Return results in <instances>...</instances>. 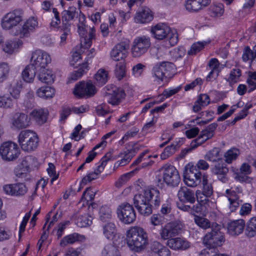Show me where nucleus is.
Here are the masks:
<instances>
[{
	"instance_id": "f257e3e1",
	"label": "nucleus",
	"mask_w": 256,
	"mask_h": 256,
	"mask_svg": "<svg viewBox=\"0 0 256 256\" xmlns=\"http://www.w3.org/2000/svg\"><path fill=\"white\" fill-rule=\"evenodd\" d=\"M23 12L16 9L6 14L2 18L1 26L4 30H10L12 35L20 38H28L38 26V22L34 18L28 19L22 26H18L23 20Z\"/></svg>"
},
{
	"instance_id": "f03ea898",
	"label": "nucleus",
	"mask_w": 256,
	"mask_h": 256,
	"mask_svg": "<svg viewBox=\"0 0 256 256\" xmlns=\"http://www.w3.org/2000/svg\"><path fill=\"white\" fill-rule=\"evenodd\" d=\"M134 204L139 213L144 216H148L152 212V205L158 208L161 203L160 192L154 188H146L134 195Z\"/></svg>"
},
{
	"instance_id": "7ed1b4c3",
	"label": "nucleus",
	"mask_w": 256,
	"mask_h": 256,
	"mask_svg": "<svg viewBox=\"0 0 256 256\" xmlns=\"http://www.w3.org/2000/svg\"><path fill=\"white\" fill-rule=\"evenodd\" d=\"M220 226L216 223H212V228L204 236L203 243L206 248L203 250L201 256H206L212 253H216V248L223 244L225 242L224 235L220 231Z\"/></svg>"
},
{
	"instance_id": "20e7f679",
	"label": "nucleus",
	"mask_w": 256,
	"mask_h": 256,
	"mask_svg": "<svg viewBox=\"0 0 256 256\" xmlns=\"http://www.w3.org/2000/svg\"><path fill=\"white\" fill-rule=\"evenodd\" d=\"M126 243L132 250L140 252L144 250L148 244V236L142 228L134 226L126 232Z\"/></svg>"
},
{
	"instance_id": "39448f33",
	"label": "nucleus",
	"mask_w": 256,
	"mask_h": 256,
	"mask_svg": "<svg viewBox=\"0 0 256 256\" xmlns=\"http://www.w3.org/2000/svg\"><path fill=\"white\" fill-rule=\"evenodd\" d=\"M162 180L160 176L156 178L157 185L162 188L164 182L171 187L177 186L180 182V178L178 170L171 165H164L162 168Z\"/></svg>"
},
{
	"instance_id": "423d86ee",
	"label": "nucleus",
	"mask_w": 256,
	"mask_h": 256,
	"mask_svg": "<svg viewBox=\"0 0 256 256\" xmlns=\"http://www.w3.org/2000/svg\"><path fill=\"white\" fill-rule=\"evenodd\" d=\"M18 142L23 150L31 152L37 148L38 138L35 132L29 130H24L20 133Z\"/></svg>"
},
{
	"instance_id": "0eeeda50",
	"label": "nucleus",
	"mask_w": 256,
	"mask_h": 256,
	"mask_svg": "<svg viewBox=\"0 0 256 256\" xmlns=\"http://www.w3.org/2000/svg\"><path fill=\"white\" fill-rule=\"evenodd\" d=\"M151 46L150 37L142 36L136 37L132 42L131 52L133 57L138 58L145 54Z\"/></svg>"
},
{
	"instance_id": "6e6552de",
	"label": "nucleus",
	"mask_w": 256,
	"mask_h": 256,
	"mask_svg": "<svg viewBox=\"0 0 256 256\" xmlns=\"http://www.w3.org/2000/svg\"><path fill=\"white\" fill-rule=\"evenodd\" d=\"M51 62L50 55L44 51L38 50L32 53L30 64L37 69V71L46 70Z\"/></svg>"
},
{
	"instance_id": "1a4fd4ad",
	"label": "nucleus",
	"mask_w": 256,
	"mask_h": 256,
	"mask_svg": "<svg viewBox=\"0 0 256 256\" xmlns=\"http://www.w3.org/2000/svg\"><path fill=\"white\" fill-rule=\"evenodd\" d=\"M117 214L120 220L125 224H132L136 218L132 206L128 202H123L118 206Z\"/></svg>"
},
{
	"instance_id": "9d476101",
	"label": "nucleus",
	"mask_w": 256,
	"mask_h": 256,
	"mask_svg": "<svg viewBox=\"0 0 256 256\" xmlns=\"http://www.w3.org/2000/svg\"><path fill=\"white\" fill-rule=\"evenodd\" d=\"M203 174L196 167L192 166L186 170L184 174V180L186 185L190 187H196L202 180Z\"/></svg>"
},
{
	"instance_id": "9b49d317",
	"label": "nucleus",
	"mask_w": 256,
	"mask_h": 256,
	"mask_svg": "<svg viewBox=\"0 0 256 256\" xmlns=\"http://www.w3.org/2000/svg\"><path fill=\"white\" fill-rule=\"evenodd\" d=\"M174 70V64L170 62H162L156 64L152 69V74L158 80L162 81L164 78H169Z\"/></svg>"
},
{
	"instance_id": "f8f14e48",
	"label": "nucleus",
	"mask_w": 256,
	"mask_h": 256,
	"mask_svg": "<svg viewBox=\"0 0 256 256\" xmlns=\"http://www.w3.org/2000/svg\"><path fill=\"white\" fill-rule=\"evenodd\" d=\"M20 151L18 145L12 142L4 143L0 147V154L3 159L7 160H16L19 156Z\"/></svg>"
},
{
	"instance_id": "ddd939ff",
	"label": "nucleus",
	"mask_w": 256,
	"mask_h": 256,
	"mask_svg": "<svg viewBox=\"0 0 256 256\" xmlns=\"http://www.w3.org/2000/svg\"><path fill=\"white\" fill-rule=\"evenodd\" d=\"M96 92L95 86L90 81L86 83L82 81L76 84L73 92L74 94L78 98H88L93 96Z\"/></svg>"
},
{
	"instance_id": "4468645a",
	"label": "nucleus",
	"mask_w": 256,
	"mask_h": 256,
	"mask_svg": "<svg viewBox=\"0 0 256 256\" xmlns=\"http://www.w3.org/2000/svg\"><path fill=\"white\" fill-rule=\"evenodd\" d=\"M85 19V16L83 14H80L79 18L80 22L78 25V32L80 35L84 38V42L86 44V46L90 47L92 44V40L94 38L96 30L94 26L92 27L90 26L88 38H86V34L87 32L86 28H88V26L84 23Z\"/></svg>"
},
{
	"instance_id": "2eb2a0df",
	"label": "nucleus",
	"mask_w": 256,
	"mask_h": 256,
	"mask_svg": "<svg viewBox=\"0 0 256 256\" xmlns=\"http://www.w3.org/2000/svg\"><path fill=\"white\" fill-rule=\"evenodd\" d=\"M130 47V41L125 40L116 45L110 52V56L115 61H119L126 56Z\"/></svg>"
},
{
	"instance_id": "dca6fc26",
	"label": "nucleus",
	"mask_w": 256,
	"mask_h": 256,
	"mask_svg": "<svg viewBox=\"0 0 256 256\" xmlns=\"http://www.w3.org/2000/svg\"><path fill=\"white\" fill-rule=\"evenodd\" d=\"M124 90L120 88L114 87L112 90H108L104 94V98L112 105H118L125 96Z\"/></svg>"
},
{
	"instance_id": "f3484780",
	"label": "nucleus",
	"mask_w": 256,
	"mask_h": 256,
	"mask_svg": "<svg viewBox=\"0 0 256 256\" xmlns=\"http://www.w3.org/2000/svg\"><path fill=\"white\" fill-rule=\"evenodd\" d=\"M228 168L224 163H218L211 168L212 173L216 176V178L222 183L228 182Z\"/></svg>"
},
{
	"instance_id": "a211bd4d",
	"label": "nucleus",
	"mask_w": 256,
	"mask_h": 256,
	"mask_svg": "<svg viewBox=\"0 0 256 256\" xmlns=\"http://www.w3.org/2000/svg\"><path fill=\"white\" fill-rule=\"evenodd\" d=\"M3 190L7 194L18 196L24 195L28 189L24 183H17L4 185Z\"/></svg>"
},
{
	"instance_id": "6ab92c4d",
	"label": "nucleus",
	"mask_w": 256,
	"mask_h": 256,
	"mask_svg": "<svg viewBox=\"0 0 256 256\" xmlns=\"http://www.w3.org/2000/svg\"><path fill=\"white\" fill-rule=\"evenodd\" d=\"M245 227L246 223L244 220H232L228 224V233L232 236H238L243 233Z\"/></svg>"
},
{
	"instance_id": "aec40b11",
	"label": "nucleus",
	"mask_w": 256,
	"mask_h": 256,
	"mask_svg": "<svg viewBox=\"0 0 256 256\" xmlns=\"http://www.w3.org/2000/svg\"><path fill=\"white\" fill-rule=\"evenodd\" d=\"M242 192V190L236 188V190L230 191L229 190H226V193L228 194V200L230 202V210L231 212H234L242 202L240 200V196Z\"/></svg>"
},
{
	"instance_id": "412c9836",
	"label": "nucleus",
	"mask_w": 256,
	"mask_h": 256,
	"mask_svg": "<svg viewBox=\"0 0 256 256\" xmlns=\"http://www.w3.org/2000/svg\"><path fill=\"white\" fill-rule=\"evenodd\" d=\"M166 244L171 249L175 250H185L190 246V242L188 240L179 237L168 239Z\"/></svg>"
},
{
	"instance_id": "4be33fe9",
	"label": "nucleus",
	"mask_w": 256,
	"mask_h": 256,
	"mask_svg": "<svg viewBox=\"0 0 256 256\" xmlns=\"http://www.w3.org/2000/svg\"><path fill=\"white\" fill-rule=\"evenodd\" d=\"M180 231L179 226L174 222L167 224L161 230L160 236L164 240H168L170 238L178 235Z\"/></svg>"
},
{
	"instance_id": "5701e85b",
	"label": "nucleus",
	"mask_w": 256,
	"mask_h": 256,
	"mask_svg": "<svg viewBox=\"0 0 256 256\" xmlns=\"http://www.w3.org/2000/svg\"><path fill=\"white\" fill-rule=\"evenodd\" d=\"M12 125L17 129H22L30 125V118L24 113H16L12 119Z\"/></svg>"
},
{
	"instance_id": "b1692460",
	"label": "nucleus",
	"mask_w": 256,
	"mask_h": 256,
	"mask_svg": "<svg viewBox=\"0 0 256 256\" xmlns=\"http://www.w3.org/2000/svg\"><path fill=\"white\" fill-rule=\"evenodd\" d=\"M170 32V28L165 24H158L151 28V32L154 38L158 40L166 38Z\"/></svg>"
},
{
	"instance_id": "393cba45",
	"label": "nucleus",
	"mask_w": 256,
	"mask_h": 256,
	"mask_svg": "<svg viewBox=\"0 0 256 256\" xmlns=\"http://www.w3.org/2000/svg\"><path fill=\"white\" fill-rule=\"evenodd\" d=\"M179 200L183 202L194 204L196 202L194 192L186 186L180 188L177 194Z\"/></svg>"
},
{
	"instance_id": "a878e982",
	"label": "nucleus",
	"mask_w": 256,
	"mask_h": 256,
	"mask_svg": "<svg viewBox=\"0 0 256 256\" xmlns=\"http://www.w3.org/2000/svg\"><path fill=\"white\" fill-rule=\"evenodd\" d=\"M150 254L151 256H171V252L167 247L155 241L150 246Z\"/></svg>"
},
{
	"instance_id": "bb28decb",
	"label": "nucleus",
	"mask_w": 256,
	"mask_h": 256,
	"mask_svg": "<svg viewBox=\"0 0 256 256\" xmlns=\"http://www.w3.org/2000/svg\"><path fill=\"white\" fill-rule=\"evenodd\" d=\"M76 8L74 6H70L68 10H64L62 12V25L66 28H70L71 24L70 22V20H72L76 16Z\"/></svg>"
},
{
	"instance_id": "cd10ccee",
	"label": "nucleus",
	"mask_w": 256,
	"mask_h": 256,
	"mask_svg": "<svg viewBox=\"0 0 256 256\" xmlns=\"http://www.w3.org/2000/svg\"><path fill=\"white\" fill-rule=\"evenodd\" d=\"M153 18L151 10L148 8H142L135 16V21L138 23H146L150 22Z\"/></svg>"
},
{
	"instance_id": "c85d7f7f",
	"label": "nucleus",
	"mask_w": 256,
	"mask_h": 256,
	"mask_svg": "<svg viewBox=\"0 0 256 256\" xmlns=\"http://www.w3.org/2000/svg\"><path fill=\"white\" fill-rule=\"evenodd\" d=\"M102 234L108 240H112L117 234L116 225L114 222H108L102 226Z\"/></svg>"
},
{
	"instance_id": "c756f323",
	"label": "nucleus",
	"mask_w": 256,
	"mask_h": 256,
	"mask_svg": "<svg viewBox=\"0 0 256 256\" xmlns=\"http://www.w3.org/2000/svg\"><path fill=\"white\" fill-rule=\"evenodd\" d=\"M48 114V110L44 109L34 110L30 114L31 117L38 124H42L46 122Z\"/></svg>"
},
{
	"instance_id": "7c9ffc66",
	"label": "nucleus",
	"mask_w": 256,
	"mask_h": 256,
	"mask_svg": "<svg viewBox=\"0 0 256 256\" xmlns=\"http://www.w3.org/2000/svg\"><path fill=\"white\" fill-rule=\"evenodd\" d=\"M36 73L37 69L30 64L22 71V76L25 82H33Z\"/></svg>"
},
{
	"instance_id": "2f4dec72",
	"label": "nucleus",
	"mask_w": 256,
	"mask_h": 256,
	"mask_svg": "<svg viewBox=\"0 0 256 256\" xmlns=\"http://www.w3.org/2000/svg\"><path fill=\"white\" fill-rule=\"evenodd\" d=\"M136 152L135 150L132 148L131 150H127L120 154V156L122 158V159L116 162L118 166H124L128 164L133 156L135 155Z\"/></svg>"
},
{
	"instance_id": "473e14b6",
	"label": "nucleus",
	"mask_w": 256,
	"mask_h": 256,
	"mask_svg": "<svg viewBox=\"0 0 256 256\" xmlns=\"http://www.w3.org/2000/svg\"><path fill=\"white\" fill-rule=\"evenodd\" d=\"M38 78L42 82L51 84L54 82V76L52 71L46 68V70H38Z\"/></svg>"
},
{
	"instance_id": "72a5a7b5",
	"label": "nucleus",
	"mask_w": 256,
	"mask_h": 256,
	"mask_svg": "<svg viewBox=\"0 0 256 256\" xmlns=\"http://www.w3.org/2000/svg\"><path fill=\"white\" fill-rule=\"evenodd\" d=\"M37 95L42 98H52L55 94V90L50 86H46L39 88L36 92Z\"/></svg>"
},
{
	"instance_id": "f704fd0d",
	"label": "nucleus",
	"mask_w": 256,
	"mask_h": 256,
	"mask_svg": "<svg viewBox=\"0 0 256 256\" xmlns=\"http://www.w3.org/2000/svg\"><path fill=\"white\" fill-rule=\"evenodd\" d=\"M85 237L84 236L78 234H73L64 236L61 240L60 245L62 246H65L68 244H72L78 240H84Z\"/></svg>"
},
{
	"instance_id": "c9c22d12",
	"label": "nucleus",
	"mask_w": 256,
	"mask_h": 256,
	"mask_svg": "<svg viewBox=\"0 0 256 256\" xmlns=\"http://www.w3.org/2000/svg\"><path fill=\"white\" fill-rule=\"evenodd\" d=\"M245 234L251 238L256 236V217L251 218L246 225Z\"/></svg>"
},
{
	"instance_id": "e433bc0d",
	"label": "nucleus",
	"mask_w": 256,
	"mask_h": 256,
	"mask_svg": "<svg viewBox=\"0 0 256 256\" xmlns=\"http://www.w3.org/2000/svg\"><path fill=\"white\" fill-rule=\"evenodd\" d=\"M98 216L100 220L102 222H108L112 218V210L107 206H102L100 208Z\"/></svg>"
},
{
	"instance_id": "4c0bfd02",
	"label": "nucleus",
	"mask_w": 256,
	"mask_h": 256,
	"mask_svg": "<svg viewBox=\"0 0 256 256\" xmlns=\"http://www.w3.org/2000/svg\"><path fill=\"white\" fill-rule=\"evenodd\" d=\"M92 217L88 214L80 216L74 219V222L80 228L86 227L92 223Z\"/></svg>"
},
{
	"instance_id": "58836bf2",
	"label": "nucleus",
	"mask_w": 256,
	"mask_h": 256,
	"mask_svg": "<svg viewBox=\"0 0 256 256\" xmlns=\"http://www.w3.org/2000/svg\"><path fill=\"white\" fill-rule=\"evenodd\" d=\"M204 158L212 162H216L222 159V155L220 154V149L214 148L208 151L205 155Z\"/></svg>"
},
{
	"instance_id": "ea45409f",
	"label": "nucleus",
	"mask_w": 256,
	"mask_h": 256,
	"mask_svg": "<svg viewBox=\"0 0 256 256\" xmlns=\"http://www.w3.org/2000/svg\"><path fill=\"white\" fill-rule=\"evenodd\" d=\"M102 256H120L118 248L112 244L106 245L102 251Z\"/></svg>"
},
{
	"instance_id": "a19ab883",
	"label": "nucleus",
	"mask_w": 256,
	"mask_h": 256,
	"mask_svg": "<svg viewBox=\"0 0 256 256\" xmlns=\"http://www.w3.org/2000/svg\"><path fill=\"white\" fill-rule=\"evenodd\" d=\"M208 175L204 174L202 182L203 187L201 192L206 196H211L213 194V188L212 184L208 182Z\"/></svg>"
},
{
	"instance_id": "79ce46f5",
	"label": "nucleus",
	"mask_w": 256,
	"mask_h": 256,
	"mask_svg": "<svg viewBox=\"0 0 256 256\" xmlns=\"http://www.w3.org/2000/svg\"><path fill=\"white\" fill-rule=\"evenodd\" d=\"M194 222L200 228L206 230L208 228H212V224L210 221L202 216L194 215Z\"/></svg>"
},
{
	"instance_id": "37998d69",
	"label": "nucleus",
	"mask_w": 256,
	"mask_h": 256,
	"mask_svg": "<svg viewBox=\"0 0 256 256\" xmlns=\"http://www.w3.org/2000/svg\"><path fill=\"white\" fill-rule=\"evenodd\" d=\"M108 72L104 70L100 69L98 70L94 76L96 84L100 86L104 84L108 80Z\"/></svg>"
},
{
	"instance_id": "c03bdc74",
	"label": "nucleus",
	"mask_w": 256,
	"mask_h": 256,
	"mask_svg": "<svg viewBox=\"0 0 256 256\" xmlns=\"http://www.w3.org/2000/svg\"><path fill=\"white\" fill-rule=\"evenodd\" d=\"M88 62L82 64L80 65L77 70L73 72L71 76L72 80H76L80 78L84 73L86 72L88 70Z\"/></svg>"
},
{
	"instance_id": "a18cd8bd",
	"label": "nucleus",
	"mask_w": 256,
	"mask_h": 256,
	"mask_svg": "<svg viewBox=\"0 0 256 256\" xmlns=\"http://www.w3.org/2000/svg\"><path fill=\"white\" fill-rule=\"evenodd\" d=\"M240 154L238 149L234 148L228 150L224 154L225 161L228 164H230L234 160L236 159Z\"/></svg>"
},
{
	"instance_id": "49530a36",
	"label": "nucleus",
	"mask_w": 256,
	"mask_h": 256,
	"mask_svg": "<svg viewBox=\"0 0 256 256\" xmlns=\"http://www.w3.org/2000/svg\"><path fill=\"white\" fill-rule=\"evenodd\" d=\"M114 74L118 80H122L125 76V64L124 62H122L116 64Z\"/></svg>"
},
{
	"instance_id": "de8ad7c7",
	"label": "nucleus",
	"mask_w": 256,
	"mask_h": 256,
	"mask_svg": "<svg viewBox=\"0 0 256 256\" xmlns=\"http://www.w3.org/2000/svg\"><path fill=\"white\" fill-rule=\"evenodd\" d=\"M242 75V70L238 68L232 69L230 74L229 77L226 79L230 84L236 83Z\"/></svg>"
},
{
	"instance_id": "09e8293b",
	"label": "nucleus",
	"mask_w": 256,
	"mask_h": 256,
	"mask_svg": "<svg viewBox=\"0 0 256 256\" xmlns=\"http://www.w3.org/2000/svg\"><path fill=\"white\" fill-rule=\"evenodd\" d=\"M14 104L12 98L8 95L0 96V107L12 108Z\"/></svg>"
},
{
	"instance_id": "8fccbe9b",
	"label": "nucleus",
	"mask_w": 256,
	"mask_h": 256,
	"mask_svg": "<svg viewBox=\"0 0 256 256\" xmlns=\"http://www.w3.org/2000/svg\"><path fill=\"white\" fill-rule=\"evenodd\" d=\"M256 58V56H254V54L248 46H246L243 51V54L242 56V59L244 62H247L250 60L252 62Z\"/></svg>"
},
{
	"instance_id": "3c124183",
	"label": "nucleus",
	"mask_w": 256,
	"mask_h": 256,
	"mask_svg": "<svg viewBox=\"0 0 256 256\" xmlns=\"http://www.w3.org/2000/svg\"><path fill=\"white\" fill-rule=\"evenodd\" d=\"M10 68L6 63L0 64V83L3 82L7 78Z\"/></svg>"
},
{
	"instance_id": "603ef678",
	"label": "nucleus",
	"mask_w": 256,
	"mask_h": 256,
	"mask_svg": "<svg viewBox=\"0 0 256 256\" xmlns=\"http://www.w3.org/2000/svg\"><path fill=\"white\" fill-rule=\"evenodd\" d=\"M206 44V42H200L194 43L191 46L190 50L188 51V54L192 55L196 54L204 48Z\"/></svg>"
},
{
	"instance_id": "864d4df0",
	"label": "nucleus",
	"mask_w": 256,
	"mask_h": 256,
	"mask_svg": "<svg viewBox=\"0 0 256 256\" xmlns=\"http://www.w3.org/2000/svg\"><path fill=\"white\" fill-rule=\"evenodd\" d=\"M18 42L13 41L6 42L4 46L3 50L5 52L11 54L18 48Z\"/></svg>"
},
{
	"instance_id": "5fc2aeb1",
	"label": "nucleus",
	"mask_w": 256,
	"mask_h": 256,
	"mask_svg": "<svg viewBox=\"0 0 256 256\" xmlns=\"http://www.w3.org/2000/svg\"><path fill=\"white\" fill-rule=\"evenodd\" d=\"M100 172H98V170H96L94 172H90L86 176L82 178L81 181V185L84 184L86 185L88 182H92V180L96 179L98 174Z\"/></svg>"
},
{
	"instance_id": "6e6d98bb",
	"label": "nucleus",
	"mask_w": 256,
	"mask_h": 256,
	"mask_svg": "<svg viewBox=\"0 0 256 256\" xmlns=\"http://www.w3.org/2000/svg\"><path fill=\"white\" fill-rule=\"evenodd\" d=\"M196 0H186L185 7L186 10L190 12H198L200 10Z\"/></svg>"
},
{
	"instance_id": "4d7b16f0",
	"label": "nucleus",
	"mask_w": 256,
	"mask_h": 256,
	"mask_svg": "<svg viewBox=\"0 0 256 256\" xmlns=\"http://www.w3.org/2000/svg\"><path fill=\"white\" fill-rule=\"evenodd\" d=\"M204 144V142L198 137L192 140L190 144V148L187 149H184L182 150V153H184V154H187L188 152H191L192 150L195 149L199 146H200Z\"/></svg>"
},
{
	"instance_id": "13d9d810",
	"label": "nucleus",
	"mask_w": 256,
	"mask_h": 256,
	"mask_svg": "<svg viewBox=\"0 0 256 256\" xmlns=\"http://www.w3.org/2000/svg\"><path fill=\"white\" fill-rule=\"evenodd\" d=\"M176 149L174 144H170L166 146L164 152L160 154V158L162 160H165L172 155L176 151Z\"/></svg>"
},
{
	"instance_id": "bf43d9fd",
	"label": "nucleus",
	"mask_w": 256,
	"mask_h": 256,
	"mask_svg": "<svg viewBox=\"0 0 256 256\" xmlns=\"http://www.w3.org/2000/svg\"><path fill=\"white\" fill-rule=\"evenodd\" d=\"M196 195L198 202L204 206L208 205V203L210 202L208 198L210 196H206L200 191H196Z\"/></svg>"
},
{
	"instance_id": "052dcab7",
	"label": "nucleus",
	"mask_w": 256,
	"mask_h": 256,
	"mask_svg": "<svg viewBox=\"0 0 256 256\" xmlns=\"http://www.w3.org/2000/svg\"><path fill=\"white\" fill-rule=\"evenodd\" d=\"M112 154L110 152L107 153L101 160V163L99 164L96 170L98 172H101L106 165L108 162L111 158Z\"/></svg>"
},
{
	"instance_id": "680f3d73",
	"label": "nucleus",
	"mask_w": 256,
	"mask_h": 256,
	"mask_svg": "<svg viewBox=\"0 0 256 256\" xmlns=\"http://www.w3.org/2000/svg\"><path fill=\"white\" fill-rule=\"evenodd\" d=\"M34 159V157L32 156H26L24 158L20 165L30 171V166L32 165Z\"/></svg>"
},
{
	"instance_id": "e2e57ef3",
	"label": "nucleus",
	"mask_w": 256,
	"mask_h": 256,
	"mask_svg": "<svg viewBox=\"0 0 256 256\" xmlns=\"http://www.w3.org/2000/svg\"><path fill=\"white\" fill-rule=\"evenodd\" d=\"M49 176L52 177L50 182L52 184L53 182L56 180L58 177V174H56L54 165L52 163L48 164V168H47Z\"/></svg>"
},
{
	"instance_id": "0e129e2a",
	"label": "nucleus",
	"mask_w": 256,
	"mask_h": 256,
	"mask_svg": "<svg viewBox=\"0 0 256 256\" xmlns=\"http://www.w3.org/2000/svg\"><path fill=\"white\" fill-rule=\"evenodd\" d=\"M172 206L171 202L170 199H167L165 202H162L160 212L162 214H166L171 212Z\"/></svg>"
},
{
	"instance_id": "69168bd1",
	"label": "nucleus",
	"mask_w": 256,
	"mask_h": 256,
	"mask_svg": "<svg viewBox=\"0 0 256 256\" xmlns=\"http://www.w3.org/2000/svg\"><path fill=\"white\" fill-rule=\"evenodd\" d=\"M246 82L248 84L249 86L251 87L249 90L248 92H250L256 88V72H254L249 76L246 80Z\"/></svg>"
},
{
	"instance_id": "338daca9",
	"label": "nucleus",
	"mask_w": 256,
	"mask_h": 256,
	"mask_svg": "<svg viewBox=\"0 0 256 256\" xmlns=\"http://www.w3.org/2000/svg\"><path fill=\"white\" fill-rule=\"evenodd\" d=\"M130 174L129 173L125 174L120 176L118 180L115 182V186L117 188L121 187L123 184H126L130 179Z\"/></svg>"
},
{
	"instance_id": "774afa93",
	"label": "nucleus",
	"mask_w": 256,
	"mask_h": 256,
	"mask_svg": "<svg viewBox=\"0 0 256 256\" xmlns=\"http://www.w3.org/2000/svg\"><path fill=\"white\" fill-rule=\"evenodd\" d=\"M29 172L28 169L22 167L20 164L18 166L14 169V174L18 178H24L26 176V173Z\"/></svg>"
}]
</instances>
